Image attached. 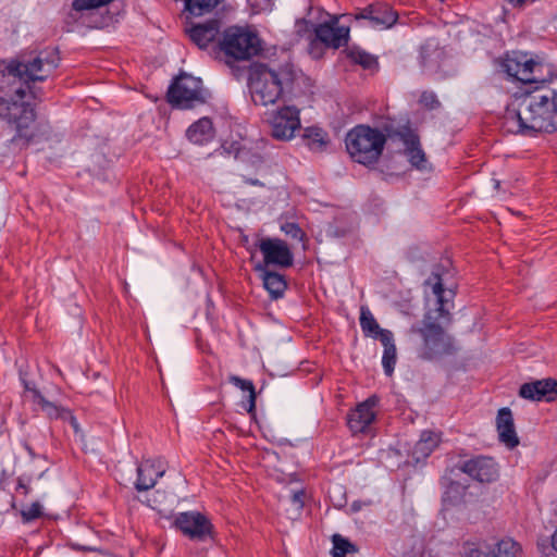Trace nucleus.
<instances>
[{
    "mask_svg": "<svg viewBox=\"0 0 557 557\" xmlns=\"http://www.w3.org/2000/svg\"><path fill=\"white\" fill-rule=\"evenodd\" d=\"M419 102L429 110H435L441 107V102L433 91H423Z\"/></svg>",
    "mask_w": 557,
    "mask_h": 557,
    "instance_id": "obj_38",
    "label": "nucleus"
},
{
    "mask_svg": "<svg viewBox=\"0 0 557 557\" xmlns=\"http://www.w3.org/2000/svg\"><path fill=\"white\" fill-rule=\"evenodd\" d=\"M333 548L332 556L333 557H346L347 554L356 553V546L350 543L347 539L343 537L339 534H334L332 537Z\"/></svg>",
    "mask_w": 557,
    "mask_h": 557,
    "instance_id": "obj_31",
    "label": "nucleus"
},
{
    "mask_svg": "<svg viewBox=\"0 0 557 557\" xmlns=\"http://www.w3.org/2000/svg\"><path fill=\"white\" fill-rule=\"evenodd\" d=\"M442 484L443 486L446 487V491L444 493L445 500L448 499L450 502H454L463 494L465 486L457 482L449 481V479L446 476L442 479Z\"/></svg>",
    "mask_w": 557,
    "mask_h": 557,
    "instance_id": "obj_33",
    "label": "nucleus"
},
{
    "mask_svg": "<svg viewBox=\"0 0 557 557\" xmlns=\"http://www.w3.org/2000/svg\"><path fill=\"white\" fill-rule=\"evenodd\" d=\"M373 338L379 339L384 349L395 347L394 335L389 330L382 329Z\"/></svg>",
    "mask_w": 557,
    "mask_h": 557,
    "instance_id": "obj_39",
    "label": "nucleus"
},
{
    "mask_svg": "<svg viewBox=\"0 0 557 557\" xmlns=\"http://www.w3.org/2000/svg\"><path fill=\"white\" fill-rule=\"evenodd\" d=\"M257 161H258L259 163H261V162H262L261 157H257Z\"/></svg>",
    "mask_w": 557,
    "mask_h": 557,
    "instance_id": "obj_46",
    "label": "nucleus"
},
{
    "mask_svg": "<svg viewBox=\"0 0 557 557\" xmlns=\"http://www.w3.org/2000/svg\"><path fill=\"white\" fill-rule=\"evenodd\" d=\"M552 546L557 552V529L555 530L554 534L552 535Z\"/></svg>",
    "mask_w": 557,
    "mask_h": 557,
    "instance_id": "obj_44",
    "label": "nucleus"
},
{
    "mask_svg": "<svg viewBox=\"0 0 557 557\" xmlns=\"http://www.w3.org/2000/svg\"><path fill=\"white\" fill-rule=\"evenodd\" d=\"M441 433L425 430L412 448V457L417 462L428 458L440 445Z\"/></svg>",
    "mask_w": 557,
    "mask_h": 557,
    "instance_id": "obj_20",
    "label": "nucleus"
},
{
    "mask_svg": "<svg viewBox=\"0 0 557 557\" xmlns=\"http://www.w3.org/2000/svg\"><path fill=\"white\" fill-rule=\"evenodd\" d=\"M186 136L194 144L202 145L208 143L214 136L211 120L208 117H201L188 127Z\"/></svg>",
    "mask_w": 557,
    "mask_h": 557,
    "instance_id": "obj_22",
    "label": "nucleus"
},
{
    "mask_svg": "<svg viewBox=\"0 0 557 557\" xmlns=\"http://www.w3.org/2000/svg\"><path fill=\"white\" fill-rule=\"evenodd\" d=\"M16 491L22 493L23 495H27L30 491L28 486V481L26 482L24 478H18Z\"/></svg>",
    "mask_w": 557,
    "mask_h": 557,
    "instance_id": "obj_42",
    "label": "nucleus"
},
{
    "mask_svg": "<svg viewBox=\"0 0 557 557\" xmlns=\"http://www.w3.org/2000/svg\"><path fill=\"white\" fill-rule=\"evenodd\" d=\"M498 554L487 555L486 557H517L520 546L512 539H503L497 545Z\"/></svg>",
    "mask_w": 557,
    "mask_h": 557,
    "instance_id": "obj_32",
    "label": "nucleus"
},
{
    "mask_svg": "<svg viewBox=\"0 0 557 557\" xmlns=\"http://www.w3.org/2000/svg\"><path fill=\"white\" fill-rule=\"evenodd\" d=\"M500 69L509 79L521 82L525 88L543 84L546 81L540 75L542 64L529 53L522 51L507 52L500 59Z\"/></svg>",
    "mask_w": 557,
    "mask_h": 557,
    "instance_id": "obj_7",
    "label": "nucleus"
},
{
    "mask_svg": "<svg viewBox=\"0 0 557 557\" xmlns=\"http://www.w3.org/2000/svg\"><path fill=\"white\" fill-rule=\"evenodd\" d=\"M218 45L226 57L236 61L249 60L262 50L258 35L238 26L226 28Z\"/></svg>",
    "mask_w": 557,
    "mask_h": 557,
    "instance_id": "obj_6",
    "label": "nucleus"
},
{
    "mask_svg": "<svg viewBox=\"0 0 557 557\" xmlns=\"http://www.w3.org/2000/svg\"><path fill=\"white\" fill-rule=\"evenodd\" d=\"M228 381L243 392L248 393V400L247 404L244 405V408L247 410V412L252 413L256 408V389L252 381L242 379L237 375H231Z\"/></svg>",
    "mask_w": 557,
    "mask_h": 557,
    "instance_id": "obj_27",
    "label": "nucleus"
},
{
    "mask_svg": "<svg viewBox=\"0 0 557 557\" xmlns=\"http://www.w3.org/2000/svg\"><path fill=\"white\" fill-rule=\"evenodd\" d=\"M164 473L165 468L160 459L141 461L137 467L135 488L139 492L152 488Z\"/></svg>",
    "mask_w": 557,
    "mask_h": 557,
    "instance_id": "obj_18",
    "label": "nucleus"
},
{
    "mask_svg": "<svg viewBox=\"0 0 557 557\" xmlns=\"http://www.w3.org/2000/svg\"><path fill=\"white\" fill-rule=\"evenodd\" d=\"M354 17L356 21H366L368 26L376 29H387L398 20V13L386 3H373L359 9Z\"/></svg>",
    "mask_w": 557,
    "mask_h": 557,
    "instance_id": "obj_11",
    "label": "nucleus"
},
{
    "mask_svg": "<svg viewBox=\"0 0 557 557\" xmlns=\"http://www.w3.org/2000/svg\"><path fill=\"white\" fill-rule=\"evenodd\" d=\"M397 361L396 346L384 349L382 356V366L386 375L391 376L394 372L395 364Z\"/></svg>",
    "mask_w": 557,
    "mask_h": 557,
    "instance_id": "obj_34",
    "label": "nucleus"
},
{
    "mask_svg": "<svg viewBox=\"0 0 557 557\" xmlns=\"http://www.w3.org/2000/svg\"><path fill=\"white\" fill-rule=\"evenodd\" d=\"M359 321L366 336L373 337L382 330L371 311L366 307H361Z\"/></svg>",
    "mask_w": 557,
    "mask_h": 557,
    "instance_id": "obj_30",
    "label": "nucleus"
},
{
    "mask_svg": "<svg viewBox=\"0 0 557 557\" xmlns=\"http://www.w3.org/2000/svg\"><path fill=\"white\" fill-rule=\"evenodd\" d=\"M186 33L198 48L206 49L210 44L215 42L221 34V21L212 18L205 23L191 24L186 28Z\"/></svg>",
    "mask_w": 557,
    "mask_h": 557,
    "instance_id": "obj_17",
    "label": "nucleus"
},
{
    "mask_svg": "<svg viewBox=\"0 0 557 557\" xmlns=\"http://www.w3.org/2000/svg\"><path fill=\"white\" fill-rule=\"evenodd\" d=\"M302 75L290 63L271 67L267 64H255L250 72V92L256 104H274L286 91L295 90Z\"/></svg>",
    "mask_w": 557,
    "mask_h": 557,
    "instance_id": "obj_4",
    "label": "nucleus"
},
{
    "mask_svg": "<svg viewBox=\"0 0 557 557\" xmlns=\"http://www.w3.org/2000/svg\"><path fill=\"white\" fill-rule=\"evenodd\" d=\"M224 0H185V9L194 16L213 11Z\"/></svg>",
    "mask_w": 557,
    "mask_h": 557,
    "instance_id": "obj_29",
    "label": "nucleus"
},
{
    "mask_svg": "<svg viewBox=\"0 0 557 557\" xmlns=\"http://www.w3.org/2000/svg\"><path fill=\"white\" fill-rule=\"evenodd\" d=\"M245 182L253 186H262V183L259 180L246 178Z\"/></svg>",
    "mask_w": 557,
    "mask_h": 557,
    "instance_id": "obj_43",
    "label": "nucleus"
},
{
    "mask_svg": "<svg viewBox=\"0 0 557 557\" xmlns=\"http://www.w3.org/2000/svg\"><path fill=\"white\" fill-rule=\"evenodd\" d=\"M519 395L535 401H554L557 398V381L554 379L537 380L521 385Z\"/></svg>",
    "mask_w": 557,
    "mask_h": 557,
    "instance_id": "obj_16",
    "label": "nucleus"
},
{
    "mask_svg": "<svg viewBox=\"0 0 557 557\" xmlns=\"http://www.w3.org/2000/svg\"><path fill=\"white\" fill-rule=\"evenodd\" d=\"M257 271H262V281L264 288L269 292L272 299H278L283 297L287 283L285 281L284 275L278 274L277 272L267 271L264 265L258 264L256 265Z\"/></svg>",
    "mask_w": 557,
    "mask_h": 557,
    "instance_id": "obj_21",
    "label": "nucleus"
},
{
    "mask_svg": "<svg viewBox=\"0 0 557 557\" xmlns=\"http://www.w3.org/2000/svg\"><path fill=\"white\" fill-rule=\"evenodd\" d=\"M281 231L293 239H297L299 242L306 240V233L299 227V225L295 222H285L281 225Z\"/></svg>",
    "mask_w": 557,
    "mask_h": 557,
    "instance_id": "obj_35",
    "label": "nucleus"
},
{
    "mask_svg": "<svg viewBox=\"0 0 557 557\" xmlns=\"http://www.w3.org/2000/svg\"><path fill=\"white\" fill-rule=\"evenodd\" d=\"M506 123L516 134L534 137L539 133L557 131V90L537 84L524 89L517 111H508Z\"/></svg>",
    "mask_w": 557,
    "mask_h": 557,
    "instance_id": "obj_2",
    "label": "nucleus"
},
{
    "mask_svg": "<svg viewBox=\"0 0 557 557\" xmlns=\"http://www.w3.org/2000/svg\"><path fill=\"white\" fill-rule=\"evenodd\" d=\"M42 507L38 502L33 503L29 507L21 511L22 518L25 522L38 519L42 515Z\"/></svg>",
    "mask_w": 557,
    "mask_h": 557,
    "instance_id": "obj_37",
    "label": "nucleus"
},
{
    "mask_svg": "<svg viewBox=\"0 0 557 557\" xmlns=\"http://www.w3.org/2000/svg\"><path fill=\"white\" fill-rule=\"evenodd\" d=\"M258 247L263 256L264 268L275 265L278 268H289L294 263V255L288 245L280 238H261Z\"/></svg>",
    "mask_w": 557,
    "mask_h": 557,
    "instance_id": "obj_10",
    "label": "nucleus"
},
{
    "mask_svg": "<svg viewBox=\"0 0 557 557\" xmlns=\"http://www.w3.org/2000/svg\"><path fill=\"white\" fill-rule=\"evenodd\" d=\"M345 53L351 62L361 65L366 70L377 66L376 58L358 47H349L345 50Z\"/></svg>",
    "mask_w": 557,
    "mask_h": 557,
    "instance_id": "obj_26",
    "label": "nucleus"
},
{
    "mask_svg": "<svg viewBox=\"0 0 557 557\" xmlns=\"http://www.w3.org/2000/svg\"><path fill=\"white\" fill-rule=\"evenodd\" d=\"M112 1L113 0H74L72 7L76 11H84L103 7Z\"/></svg>",
    "mask_w": 557,
    "mask_h": 557,
    "instance_id": "obj_36",
    "label": "nucleus"
},
{
    "mask_svg": "<svg viewBox=\"0 0 557 557\" xmlns=\"http://www.w3.org/2000/svg\"><path fill=\"white\" fill-rule=\"evenodd\" d=\"M496 428L500 443L508 448H515L519 444L516 433L513 417L509 408L499 409L496 418Z\"/></svg>",
    "mask_w": 557,
    "mask_h": 557,
    "instance_id": "obj_19",
    "label": "nucleus"
},
{
    "mask_svg": "<svg viewBox=\"0 0 557 557\" xmlns=\"http://www.w3.org/2000/svg\"><path fill=\"white\" fill-rule=\"evenodd\" d=\"M434 277L432 289L437 298V308L425 313L422 326L412 325L410 329V333L422 337L420 357L426 360L455 351L453 338L443 329V323L450 321L449 310L444 300L445 289L441 277L437 274Z\"/></svg>",
    "mask_w": 557,
    "mask_h": 557,
    "instance_id": "obj_3",
    "label": "nucleus"
},
{
    "mask_svg": "<svg viewBox=\"0 0 557 557\" xmlns=\"http://www.w3.org/2000/svg\"><path fill=\"white\" fill-rule=\"evenodd\" d=\"M315 40L327 48L338 49L345 46L349 39V27L338 25V17L317 25L314 28Z\"/></svg>",
    "mask_w": 557,
    "mask_h": 557,
    "instance_id": "obj_13",
    "label": "nucleus"
},
{
    "mask_svg": "<svg viewBox=\"0 0 557 557\" xmlns=\"http://www.w3.org/2000/svg\"><path fill=\"white\" fill-rule=\"evenodd\" d=\"M379 399L371 396L359 404L348 414V428L354 434L364 433L376 418V406Z\"/></svg>",
    "mask_w": 557,
    "mask_h": 557,
    "instance_id": "obj_15",
    "label": "nucleus"
},
{
    "mask_svg": "<svg viewBox=\"0 0 557 557\" xmlns=\"http://www.w3.org/2000/svg\"><path fill=\"white\" fill-rule=\"evenodd\" d=\"M305 496L306 494L305 491L302 490L293 493L290 497V503L293 504V506H295L296 510L299 511L300 509H302Z\"/></svg>",
    "mask_w": 557,
    "mask_h": 557,
    "instance_id": "obj_40",
    "label": "nucleus"
},
{
    "mask_svg": "<svg viewBox=\"0 0 557 557\" xmlns=\"http://www.w3.org/2000/svg\"><path fill=\"white\" fill-rule=\"evenodd\" d=\"M168 101L180 109H191L206 102L207 92L202 82L189 74H181L169 87Z\"/></svg>",
    "mask_w": 557,
    "mask_h": 557,
    "instance_id": "obj_8",
    "label": "nucleus"
},
{
    "mask_svg": "<svg viewBox=\"0 0 557 557\" xmlns=\"http://www.w3.org/2000/svg\"><path fill=\"white\" fill-rule=\"evenodd\" d=\"M59 62L55 49L21 55L9 62L0 61V119L14 125L17 137L26 143L33 136L27 129L35 121L34 109L25 100L32 91L30 84L47 79Z\"/></svg>",
    "mask_w": 557,
    "mask_h": 557,
    "instance_id": "obj_1",
    "label": "nucleus"
},
{
    "mask_svg": "<svg viewBox=\"0 0 557 557\" xmlns=\"http://www.w3.org/2000/svg\"><path fill=\"white\" fill-rule=\"evenodd\" d=\"M269 123L273 138L290 140L300 128L299 110L294 106H285L272 113Z\"/></svg>",
    "mask_w": 557,
    "mask_h": 557,
    "instance_id": "obj_9",
    "label": "nucleus"
},
{
    "mask_svg": "<svg viewBox=\"0 0 557 557\" xmlns=\"http://www.w3.org/2000/svg\"><path fill=\"white\" fill-rule=\"evenodd\" d=\"M175 525L191 540L205 541L212 533L211 522L198 511L181 512L175 519Z\"/></svg>",
    "mask_w": 557,
    "mask_h": 557,
    "instance_id": "obj_12",
    "label": "nucleus"
},
{
    "mask_svg": "<svg viewBox=\"0 0 557 557\" xmlns=\"http://www.w3.org/2000/svg\"><path fill=\"white\" fill-rule=\"evenodd\" d=\"M63 420L67 421L71 424V426L74 429L75 432H78V429H79L78 422L70 410H67L66 412L63 413Z\"/></svg>",
    "mask_w": 557,
    "mask_h": 557,
    "instance_id": "obj_41",
    "label": "nucleus"
},
{
    "mask_svg": "<svg viewBox=\"0 0 557 557\" xmlns=\"http://www.w3.org/2000/svg\"><path fill=\"white\" fill-rule=\"evenodd\" d=\"M352 508H354L355 510H357L358 505H352Z\"/></svg>",
    "mask_w": 557,
    "mask_h": 557,
    "instance_id": "obj_47",
    "label": "nucleus"
},
{
    "mask_svg": "<svg viewBox=\"0 0 557 557\" xmlns=\"http://www.w3.org/2000/svg\"><path fill=\"white\" fill-rule=\"evenodd\" d=\"M33 401L51 419H62L67 409L47 400L38 389L33 391Z\"/></svg>",
    "mask_w": 557,
    "mask_h": 557,
    "instance_id": "obj_28",
    "label": "nucleus"
},
{
    "mask_svg": "<svg viewBox=\"0 0 557 557\" xmlns=\"http://www.w3.org/2000/svg\"><path fill=\"white\" fill-rule=\"evenodd\" d=\"M498 543L495 545V547L490 550L488 553H485V543L482 541H465L460 545L459 555L460 557H486L487 555L498 554Z\"/></svg>",
    "mask_w": 557,
    "mask_h": 557,
    "instance_id": "obj_25",
    "label": "nucleus"
},
{
    "mask_svg": "<svg viewBox=\"0 0 557 557\" xmlns=\"http://www.w3.org/2000/svg\"><path fill=\"white\" fill-rule=\"evenodd\" d=\"M304 139L306 145L312 151H322L329 144L327 134L319 127H308L305 129Z\"/></svg>",
    "mask_w": 557,
    "mask_h": 557,
    "instance_id": "obj_24",
    "label": "nucleus"
},
{
    "mask_svg": "<svg viewBox=\"0 0 557 557\" xmlns=\"http://www.w3.org/2000/svg\"><path fill=\"white\" fill-rule=\"evenodd\" d=\"M385 144V135L368 125L355 126L345 137L346 150L350 158L367 166L379 161Z\"/></svg>",
    "mask_w": 557,
    "mask_h": 557,
    "instance_id": "obj_5",
    "label": "nucleus"
},
{
    "mask_svg": "<svg viewBox=\"0 0 557 557\" xmlns=\"http://www.w3.org/2000/svg\"><path fill=\"white\" fill-rule=\"evenodd\" d=\"M406 156L412 166L424 170L426 169V158L424 151L420 147L417 136H409L406 140Z\"/></svg>",
    "mask_w": 557,
    "mask_h": 557,
    "instance_id": "obj_23",
    "label": "nucleus"
},
{
    "mask_svg": "<svg viewBox=\"0 0 557 557\" xmlns=\"http://www.w3.org/2000/svg\"><path fill=\"white\" fill-rule=\"evenodd\" d=\"M459 470L481 483L493 482L498 476L497 463L490 457L479 456L469 459L462 462Z\"/></svg>",
    "mask_w": 557,
    "mask_h": 557,
    "instance_id": "obj_14",
    "label": "nucleus"
},
{
    "mask_svg": "<svg viewBox=\"0 0 557 557\" xmlns=\"http://www.w3.org/2000/svg\"><path fill=\"white\" fill-rule=\"evenodd\" d=\"M26 449H27V451H28L30 455H33V450H32V448H30V447L26 446Z\"/></svg>",
    "mask_w": 557,
    "mask_h": 557,
    "instance_id": "obj_45",
    "label": "nucleus"
},
{
    "mask_svg": "<svg viewBox=\"0 0 557 557\" xmlns=\"http://www.w3.org/2000/svg\"><path fill=\"white\" fill-rule=\"evenodd\" d=\"M352 508H354L355 510H357L358 505H352Z\"/></svg>",
    "mask_w": 557,
    "mask_h": 557,
    "instance_id": "obj_48",
    "label": "nucleus"
}]
</instances>
